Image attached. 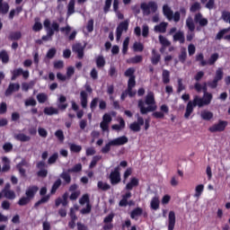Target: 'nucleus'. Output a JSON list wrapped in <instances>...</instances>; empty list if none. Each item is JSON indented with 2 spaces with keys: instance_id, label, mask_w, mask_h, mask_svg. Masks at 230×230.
<instances>
[{
  "instance_id": "21",
  "label": "nucleus",
  "mask_w": 230,
  "mask_h": 230,
  "mask_svg": "<svg viewBox=\"0 0 230 230\" xmlns=\"http://www.w3.org/2000/svg\"><path fill=\"white\" fill-rule=\"evenodd\" d=\"M37 191H39V187L37 186L29 187L25 192V195L26 197L31 199H33V197H35V193H37Z\"/></svg>"
},
{
  "instance_id": "29",
  "label": "nucleus",
  "mask_w": 230,
  "mask_h": 230,
  "mask_svg": "<svg viewBox=\"0 0 230 230\" xmlns=\"http://www.w3.org/2000/svg\"><path fill=\"white\" fill-rule=\"evenodd\" d=\"M204 192V184H199L195 188V199H200V195Z\"/></svg>"
},
{
  "instance_id": "64",
  "label": "nucleus",
  "mask_w": 230,
  "mask_h": 230,
  "mask_svg": "<svg viewBox=\"0 0 230 230\" xmlns=\"http://www.w3.org/2000/svg\"><path fill=\"white\" fill-rule=\"evenodd\" d=\"M133 49H134V51H143L144 47L141 43L135 42L133 45Z\"/></svg>"
},
{
  "instance_id": "27",
  "label": "nucleus",
  "mask_w": 230,
  "mask_h": 230,
  "mask_svg": "<svg viewBox=\"0 0 230 230\" xmlns=\"http://www.w3.org/2000/svg\"><path fill=\"white\" fill-rule=\"evenodd\" d=\"M173 40H178V42H180L181 44H184V32L182 31H178L173 35Z\"/></svg>"
},
{
  "instance_id": "60",
  "label": "nucleus",
  "mask_w": 230,
  "mask_h": 230,
  "mask_svg": "<svg viewBox=\"0 0 230 230\" xmlns=\"http://www.w3.org/2000/svg\"><path fill=\"white\" fill-rule=\"evenodd\" d=\"M60 184H62V181L58 180L55 181V183L52 186L51 193H55L58 188H60Z\"/></svg>"
},
{
  "instance_id": "31",
  "label": "nucleus",
  "mask_w": 230,
  "mask_h": 230,
  "mask_svg": "<svg viewBox=\"0 0 230 230\" xmlns=\"http://www.w3.org/2000/svg\"><path fill=\"white\" fill-rule=\"evenodd\" d=\"M81 105L83 109L87 108V93L85 91L81 92Z\"/></svg>"
},
{
  "instance_id": "52",
  "label": "nucleus",
  "mask_w": 230,
  "mask_h": 230,
  "mask_svg": "<svg viewBox=\"0 0 230 230\" xmlns=\"http://www.w3.org/2000/svg\"><path fill=\"white\" fill-rule=\"evenodd\" d=\"M100 159H102L101 155H95L93 157L92 162L89 165V168H94V166H96V164L98 163V161H100Z\"/></svg>"
},
{
  "instance_id": "56",
  "label": "nucleus",
  "mask_w": 230,
  "mask_h": 230,
  "mask_svg": "<svg viewBox=\"0 0 230 230\" xmlns=\"http://www.w3.org/2000/svg\"><path fill=\"white\" fill-rule=\"evenodd\" d=\"M70 150L71 152H81L82 151V146H78L76 144H70Z\"/></svg>"
},
{
  "instance_id": "42",
  "label": "nucleus",
  "mask_w": 230,
  "mask_h": 230,
  "mask_svg": "<svg viewBox=\"0 0 230 230\" xmlns=\"http://www.w3.org/2000/svg\"><path fill=\"white\" fill-rule=\"evenodd\" d=\"M22 166H28V163L25 160H22L18 165L17 168L21 173V175H25L26 171L22 169Z\"/></svg>"
},
{
  "instance_id": "37",
  "label": "nucleus",
  "mask_w": 230,
  "mask_h": 230,
  "mask_svg": "<svg viewBox=\"0 0 230 230\" xmlns=\"http://www.w3.org/2000/svg\"><path fill=\"white\" fill-rule=\"evenodd\" d=\"M111 146H114V144L112 143V140H110V141L102 148V154H109V152H111Z\"/></svg>"
},
{
  "instance_id": "18",
  "label": "nucleus",
  "mask_w": 230,
  "mask_h": 230,
  "mask_svg": "<svg viewBox=\"0 0 230 230\" xmlns=\"http://www.w3.org/2000/svg\"><path fill=\"white\" fill-rule=\"evenodd\" d=\"M75 211H78V207H74L73 208L70 209V217L72 220L68 223L69 227L74 229L75 226V221H76V215L75 214Z\"/></svg>"
},
{
  "instance_id": "59",
  "label": "nucleus",
  "mask_w": 230,
  "mask_h": 230,
  "mask_svg": "<svg viewBox=\"0 0 230 230\" xmlns=\"http://www.w3.org/2000/svg\"><path fill=\"white\" fill-rule=\"evenodd\" d=\"M129 128H131V130H133V132H139V130H141V126L137 122H133L130 125Z\"/></svg>"
},
{
  "instance_id": "2",
  "label": "nucleus",
  "mask_w": 230,
  "mask_h": 230,
  "mask_svg": "<svg viewBox=\"0 0 230 230\" xmlns=\"http://www.w3.org/2000/svg\"><path fill=\"white\" fill-rule=\"evenodd\" d=\"M43 26L47 31V35L42 36V40L48 41L53 40V35H55V31H58L60 25L58 24L57 22H51L49 19H46L43 22Z\"/></svg>"
},
{
  "instance_id": "35",
  "label": "nucleus",
  "mask_w": 230,
  "mask_h": 230,
  "mask_svg": "<svg viewBox=\"0 0 230 230\" xmlns=\"http://www.w3.org/2000/svg\"><path fill=\"white\" fill-rule=\"evenodd\" d=\"M162 79L164 84H170V71L163 70Z\"/></svg>"
},
{
  "instance_id": "48",
  "label": "nucleus",
  "mask_w": 230,
  "mask_h": 230,
  "mask_svg": "<svg viewBox=\"0 0 230 230\" xmlns=\"http://www.w3.org/2000/svg\"><path fill=\"white\" fill-rule=\"evenodd\" d=\"M97 186L99 190H102L103 191H107V190L111 189V186L103 181H98Z\"/></svg>"
},
{
  "instance_id": "34",
  "label": "nucleus",
  "mask_w": 230,
  "mask_h": 230,
  "mask_svg": "<svg viewBox=\"0 0 230 230\" xmlns=\"http://www.w3.org/2000/svg\"><path fill=\"white\" fill-rule=\"evenodd\" d=\"M2 161L4 163L2 171L8 172V170H10V160L6 156H4L2 158Z\"/></svg>"
},
{
  "instance_id": "1",
  "label": "nucleus",
  "mask_w": 230,
  "mask_h": 230,
  "mask_svg": "<svg viewBox=\"0 0 230 230\" xmlns=\"http://www.w3.org/2000/svg\"><path fill=\"white\" fill-rule=\"evenodd\" d=\"M138 107L140 109L141 114H147V112H154L157 106L155 105V99L154 97V93L149 92L146 96V102L143 101L138 102Z\"/></svg>"
},
{
  "instance_id": "53",
  "label": "nucleus",
  "mask_w": 230,
  "mask_h": 230,
  "mask_svg": "<svg viewBox=\"0 0 230 230\" xmlns=\"http://www.w3.org/2000/svg\"><path fill=\"white\" fill-rule=\"evenodd\" d=\"M217 60H218V54L217 53L212 54L210 58L208 61V64H209V66H213V64H215Z\"/></svg>"
},
{
  "instance_id": "44",
  "label": "nucleus",
  "mask_w": 230,
  "mask_h": 230,
  "mask_svg": "<svg viewBox=\"0 0 230 230\" xmlns=\"http://www.w3.org/2000/svg\"><path fill=\"white\" fill-rule=\"evenodd\" d=\"M159 41H160V44H162V46L164 48H168V46H170V44H171L170 40H168V39H166L163 35L159 36Z\"/></svg>"
},
{
  "instance_id": "49",
  "label": "nucleus",
  "mask_w": 230,
  "mask_h": 230,
  "mask_svg": "<svg viewBox=\"0 0 230 230\" xmlns=\"http://www.w3.org/2000/svg\"><path fill=\"white\" fill-rule=\"evenodd\" d=\"M0 58L2 59V62L4 64H7L8 60H10V58L8 57V53L4 50L0 52Z\"/></svg>"
},
{
  "instance_id": "23",
  "label": "nucleus",
  "mask_w": 230,
  "mask_h": 230,
  "mask_svg": "<svg viewBox=\"0 0 230 230\" xmlns=\"http://www.w3.org/2000/svg\"><path fill=\"white\" fill-rule=\"evenodd\" d=\"M173 227H175V212L170 211L168 229L173 230Z\"/></svg>"
},
{
  "instance_id": "47",
  "label": "nucleus",
  "mask_w": 230,
  "mask_h": 230,
  "mask_svg": "<svg viewBox=\"0 0 230 230\" xmlns=\"http://www.w3.org/2000/svg\"><path fill=\"white\" fill-rule=\"evenodd\" d=\"M143 60V57L141 56H136L134 58H131L128 60V64H139Z\"/></svg>"
},
{
  "instance_id": "30",
  "label": "nucleus",
  "mask_w": 230,
  "mask_h": 230,
  "mask_svg": "<svg viewBox=\"0 0 230 230\" xmlns=\"http://www.w3.org/2000/svg\"><path fill=\"white\" fill-rule=\"evenodd\" d=\"M152 53L153 56L151 58V62L154 66H157V64H159V61L161 60V55L155 53V49H153Z\"/></svg>"
},
{
  "instance_id": "39",
  "label": "nucleus",
  "mask_w": 230,
  "mask_h": 230,
  "mask_svg": "<svg viewBox=\"0 0 230 230\" xmlns=\"http://www.w3.org/2000/svg\"><path fill=\"white\" fill-rule=\"evenodd\" d=\"M75 13V0H70L67 6V15H73Z\"/></svg>"
},
{
  "instance_id": "54",
  "label": "nucleus",
  "mask_w": 230,
  "mask_h": 230,
  "mask_svg": "<svg viewBox=\"0 0 230 230\" xmlns=\"http://www.w3.org/2000/svg\"><path fill=\"white\" fill-rule=\"evenodd\" d=\"M57 159H58V153H55L49 156L48 161L49 164H55V163H57Z\"/></svg>"
},
{
  "instance_id": "24",
  "label": "nucleus",
  "mask_w": 230,
  "mask_h": 230,
  "mask_svg": "<svg viewBox=\"0 0 230 230\" xmlns=\"http://www.w3.org/2000/svg\"><path fill=\"white\" fill-rule=\"evenodd\" d=\"M4 0H0V13L5 14L8 13V10H10V5L6 2H3Z\"/></svg>"
},
{
  "instance_id": "22",
  "label": "nucleus",
  "mask_w": 230,
  "mask_h": 230,
  "mask_svg": "<svg viewBox=\"0 0 230 230\" xmlns=\"http://www.w3.org/2000/svg\"><path fill=\"white\" fill-rule=\"evenodd\" d=\"M194 20L199 26H207L208 24V19L202 17L200 13L196 14Z\"/></svg>"
},
{
  "instance_id": "50",
  "label": "nucleus",
  "mask_w": 230,
  "mask_h": 230,
  "mask_svg": "<svg viewBox=\"0 0 230 230\" xmlns=\"http://www.w3.org/2000/svg\"><path fill=\"white\" fill-rule=\"evenodd\" d=\"M60 177L65 181V182H66V184H69V182H71V175H69V172H62Z\"/></svg>"
},
{
  "instance_id": "10",
  "label": "nucleus",
  "mask_w": 230,
  "mask_h": 230,
  "mask_svg": "<svg viewBox=\"0 0 230 230\" xmlns=\"http://www.w3.org/2000/svg\"><path fill=\"white\" fill-rule=\"evenodd\" d=\"M111 121H112V117L106 113L102 117V121L100 124V128L102 132H109V125H111Z\"/></svg>"
},
{
  "instance_id": "13",
  "label": "nucleus",
  "mask_w": 230,
  "mask_h": 230,
  "mask_svg": "<svg viewBox=\"0 0 230 230\" xmlns=\"http://www.w3.org/2000/svg\"><path fill=\"white\" fill-rule=\"evenodd\" d=\"M222 78H224V70L222 68H218L216 71V75L213 82L209 83L210 87H212V89H215V87H217L218 82H220Z\"/></svg>"
},
{
  "instance_id": "8",
  "label": "nucleus",
  "mask_w": 230,
  "mask_h": 230,
  "mask_svg": "<svg viewBox=\"0 0 230 230\" xmlns=\"http://www.w3.org/2000/svg\"><path fill=\"white\" fill-rule=\"evenodd\" d=\"M141 8L146 15H149L157 11V4L155 2H150L149 4H142Z\"/></svg>"
},
{
  "instance_id": "33",
  "label": "nucleus",
  "mask_w": 230,
  "mask_h": 230,
  "mask_svg": "<svg viewBox=\"0 0 230 230\" xmlns=\"http://www.w3.org/2000/svg\"><path fill=\"white\" fill-rule=\"evenodd\" d=\"M44 113L48 116H53V114H58V110L53 107H49L44 109Z\"/></svg>"
},
{
  "instance_id": "36",
  "label": "nucleus",
  "mask_w": 230,
  "mask_h": 230,
  "mask_svg": "<svg viewBox=\"0 0 230 230\" xmlns=\"http://www.w3.org/2000/svg\"><path fill=\"white\" fill-rule=\"evenodd\" d=\"M15 139L26 143V141H30L31 137L26 136L25 134L20 133L15 136Z\"/></svg>"
},
{
  "instance_id": "17",
  "label": "nucleus",
  "mask_w": 230,
  "mask_h": 230,
  "mask_svg": "<svg viewBox=\"0 0 230 230\" xmlns=\"http://www.w3.org/2000/svg\"><path fill=\"white\" fill-rule=\"evenodd\" d=\"M139 186V179L136 177L130 178L129 181L126 184V190H130Z\"/></svg>"
},
{
  "instance_id": "63",
  "label": "nucleus",
  "mask_w": 230,
  "mask_h": 230,
  "mask_svg": "<svg viewBox=\"0 0 230 230\" xmlns=\"http://www.w3.org/2000/svg\"><path fill=\"white\" fill-rule=\"evenodd\" d=\"M222 19L225 21V22H229L230 24V13L229 12H223L222 13Z\"/></svg>"
},
{
  "instance_id": "11",
  "label": "nucleus",
  "mask_w": 230,
  "mask_h": 230,
  "mask_svg": "<svg viewBox=\"0 0 230 230\" xmlns=\"http://www.w3.org/2000/svg\"><path fill=\"white\" fill-rule=\"evenodd\" d=\"M128 30V22H122L117 27L116 31V40H119L121 39V35H123V31H127Z\"/></svg>"
},
{
  "instance_id": "28",
  "label": "nucleus",
  "mask_w": 230,
  "mask_h": 230,
  "mask_svg": "<svg viewBox=\"0 0 230 230\" xmlns=\"http://www.w3.org/2000/svg\"><path fill=\"white\" fill-rule=\"evenodd\" d=\"M167 26V22H161L159 25L155 26V31H158L159 33H164L166 31Z\"/></svg>"
},
{
  "instance_id": "46",
  "label": "nucleus",
  "mask_w": 230,
  "mask_h": 230,
  "mask_svg": "<svg viewBox=\"0 0 230 230\" xmlns=\"http://www.w3.org/2000/svg\"><path fill=\"white\" fill-rule=\"evenodd\" d=\"M96 66L97 67H103L105 66V58L103 56H99L96 58Z\"/></svg>"
},
{
  "instance_id": "26",
  "label": "nucleus",
  "mask_w": 230,
  "mask_h": 230,
  "mask_svg": "<svg viewBox=\"0 0 230 230\" xmlns=\"http://www.w3.org/2000/svg\"><path fill=\"white\" fill-rule=\"evenodd\" d=\"M159 204H160L159 197L155 196V197L151 199V203H150L151 209H154L155 211L157 210V209H159Z\"/></svg>"
},
{
  "instance_id": "61",
  "label": "nucleus",
  "mask_w": 230,
  "mask_h": 230,
  "mask_svg": "<svg viewBox=\"0 0 230 230\" xmlns=\"http://www.w3.org/2000/svg\"><path fill=\"white\" fill-rule=\"evenodd\" d=\"M38 133L40 137H48V130H46L44 128H39Z\"/></svg>"
},
{
  "instance_id": "5",
  "label": "nucleus",
  "mask_w": 230,
  "mask_h": 230,
  "mask_svg": "<svg viewBox=\"0 0 230 230\" xmlns=\"http://www.w3.org/2000/svg\"><path fill=\"white\" fill-rule=\"evenodd\" d=\"M228 123L226 120H219L217 123L212 125L208 128L209 132H224L226 130V127H227Z\"/></svg>"
},
{
  "instance_id": "19",
  "label": "nucleus",
  "mask_w": 230,
  "mask_h": 230,
  "mask_svg": "<svg viewBox=\"0 0 230 230\" xmlns=\"http://www.w3.org/2000/svg\"><path fill=\"white\" fill-rule=\"evenodd\" d=\"M200 118L201 119H204V121H210V119H213L214 114L208 110H203L200 112Z\"/></svg>"
},
{
  "instance_id": "15",
  "label": "nucleus",
  "mask_w": 230,
  "mask_h": 230,
  "mask_svg": "<svg viewBox=\"0 0 230 230\" xmlns=\"http://www.w3.org/2000/svg\"><path fill=\"white\" fill-rule=\"evenodd\" d=\"M111 143L113 144V146H123V145H127V143H128V137L125 136L119 137L111 139Z\"/></svg>"
},
{
  "instance_id": "12",
  "label": "nucleus",
  "mask_w": 230,
  "mask_h": 230,
  "mask_svg": "<svg viewBox=\"0 0 230 230\" xmlns=\"http://www.w3.org/2000/svg\"><path fill=\"white\" fill-rule=\"evenodd\" d=\"M0 193H2V197L4 195V197L9 200L15 199V192L10 190V183H6L4 189Z\"/></svg>"
},
{
  "instance_id": "4",
  "label": "nucleus",
  "mask_w": 230,
  "mask_h": 230,
  "mask_svg": "<svg viewBox=\"0 0 230 230\" xmlns=\"http://www.w3.org/2000/svg\"><path fill=\"white\" fill-rule=\"evenodd\" d=\"M163 12L169 21H172V19L173 20L174 22H179V21H181V13L179 12H176L173 14V12L170 7H168V5H164Z\"/></svg>"
},
{
  "instance_id": "55",
  "label": "nucleus",
  "mask_w": 230,
  "mask_h": 230,
  "mask_svg": "<svg viewBox=\"0 0 230 230\" xmlns=\"http://www.w3.org/2000/svg\"><path fill=\"white\" fill-rule=\"evenodd\" d=\"M35 105H37V101H35L33 98H30L25 101L26 107H35Z\"/></svg>"
},
{
  "instance_id": "16",
  "label": "nucleus",
  "mask_w": 230,
  "mask_h": 230,
  "mask_svg": "<svg viewBox=\"0 0 230 230\" xmlns=\"http://www.w3.org/2000/svg\"><path fill=\"white\" fill-rule=\"evenodd\" d=\"M84 48H85V46H83L80 43H76V44L73 45L72 49H73L74 53H77L78 58H84Z\"/></svg>"
},
{
  "instance_id": "14",
  "label": "nucleus",
  "mask_w": 230,
  "mask_h": 230,
  "mask_svg": "<svg viewBox=\"0 0 230 230\" xmlns=\"http://www.w3.org/2000/svg\"><path fill=\"white\" fill-rule=\"evenodd\" d=\"M134 87H136V77L131 76V77H129L128 82V96H130V98H132V96H136V91L132 90V89H134Z\"/></svg>"
},
{
  "instance_id": "32",
  "label": "nucleus",
  "mask_w": 230,
  "mask_h": 230,
  "mask_svg": "<svg viewBox=\"0 0 230 230\" xmlns=\"http://www.w3.org/2000/svg\"><path fill=\"white\" fill-rule=\"evenodd\" d=\"M186 26L190 30V31H195V23L193 22L192 17H188L186 20Z\"/></svg>"
},
{
  "instance_id": "20",
  "label": "nucleus",
  "mask_w": 230,
  "mask_h": 230,
  "mask_svg": "<svg viewBox=\"0 0 230 230\" xmlns=\"http://www.w3.org/2000/svg\"><path fill=\"white\" fill-rule=\"evenodd\" d=\"M19 89H21V85H19V84H10L9 87L5 91V96H10L12 93H16Z\"/></svg>"
},
{
  "instance_id": "9",
  "label": "nucleus",
  "mask_w": 230,
  "mask_h": 230,
  "mask_svg": "<svg viewBox=\"0 0 230 230\" xmlns=\"http://www.w3.org/2000/svg\"><path fill=\"white\" fill-rule=\"evenodd\" d=\"M196 107H199V103L195 102V98L187 103L184 118L189 119Z\"/></svg>"
},
{
  "instance_id": "3",
  "label": "nucleus",
  "mask_w": 230,
  "mask_h": 230,
  "mask_svg": "<svg viewBox=\"0 0 230 230\" xmlns=\"http://www.w3.org/2000/svg\"><path fill=\"white\" fill-rule=\"evenodd\" d=\"M213 100V94L205 92L203 98L199 97V95L194 96V102L198 103V107H204V105H209Z\"/></svg>"
},
{
  "instance_id": "43",
  "label": "nucleus",
  "mask_w": 230,
  "mask_h": 230,
  "mask_svg": "<svg viewBox=\"0 0 230 230\" xmlns=\"http://www.w3.org/2000/svg\"><path fill=\"white\" fill-rule=\"evenodd\" d=\"M68 173H78V172H82V164H77L73 168L67 170Z\"/></svg>"
},
{
  "instance_id": "6",
  "label": "nucleus",
  "mask_w": 230,
  "mask_h": 230,
  "mask_svg": "<svg viewBox=\"0 0 230 230\" xmlns=\"http://www.w3.org/2000/svg\"><path fill=\"white\" fill-rule=\"evenodd\" d=\"M79 204H81V206H84L86 204V208L81 209L82 215H87V214L91 213V204H89V195L88 194H84L82 196V198L79 199Z\"/></svg>"
},
{
  "instance_id": "51",
  "label": "nucleus",
  "mask_w": 230,
  "mask_h": 230,
  "mask_svg": "<svg viewBox=\"0 0 230 230\" xmlns=\"http://www.w3.org/2000/svg\"><path fill=\"white\" fill-rule=\"evenodd\" d=\"M12 80H15L17 76H21V75H22V68L14 69L13 71H12Z\"/></svg>"
},
{
  "instance_id": "7",
  "label": "nucleus",
  "mask_w": 230,
  "mask_h": 230,
  "mask_svg": "<svg viewBox=\"0 0 230 230\" xmlns=\"http://www.w3.org/2000/svg\"><path fill=\"white\" fill-rule=\"evenodd\" d=\"M119 166L115 167V169L110 174V181L111 184H119L121 182V174L119 173Z\"/></svg>"
},
{
  "instance_id": "25",
  "label": "nucleus",
  "mask_w": 230,
  "mask_h": 230,
  "mask_svg": "<svg viewBox=\"0 0 230 230\" xmlns=\"http://www.w3.org/2000/svg\"><path fill=\"white\" fill-rule=\"evenodd\" d=\"M141 215H143V208H137L134 210H132L130 217H131V218L137 220V217H141Z\"/></svg>"
},
{
  "instance_id": "40",
  "label": "nucleus",
  "mask_w": 230,
  "mask_h": 230,
  "mask_svg": "<svg viewBox=\"0 0 230 230\" xmlns=\"http://www.w3.org/2000/svg\"><path fill=\"white\" fill-rule=\"evenodd\" d=\"M33 31H40L42 30V23L39 18L35 19V23L32 27Z\"/></svg>"
},
{
  "instance_id": "45",
  "label": "nucleus",
  "mask_w": 230,
  "mask_h": 230,
  "mask_svg": "<svg viewBox=\"0 0 230 230\" xmlns=\"http://www.w3.org/2000/svg\"><path fill=\"white\" fill-rule=\"evenodd\" d=\"M37 100H38L39 103H46V102H48V94L39 93L37 95Z\"/></svg>"
},
{
  "instance_id": "41",
  "label": "nucleus",
  "mask_w": 230,
  "mask_h": 230,
  "mask_svg": "<svg viewBox=\"0 0 230 230\" xmlns=\"http://www.w3.org/2000/svg\"><path fill=\"white\" fill-rule=\"evenodd\" d=\"M112 130H121L125 128V120L123 119H119V124H115L111 127Z\"/></svg>"
},
{
  "instance_id": "38",
  "label": "nucleus",
  "mask_w": 230,
  "mask_h": 230,
  "mask_svg": "<svg viewBox=\"0 0 230 230\" xmlns=\"http://www.w3.org/2000/svg\"><path fill=\"white\" fill-rule=\"evenodd\" d=\"M111 146H114V144L112 143V140H110V141L102 148V154H109V152H111Z\"/></svg>"
},
{
  "instance_id": "58",
  "label": "nucleus",
  "mask_w": 230,
  "mask_h": 230,
  "mask_svg": "<svg viewBox=\"0 0 230 230\" xmlns=\"http://www.w3.org/2000/svg\"><path fill=\"white\" fill-rule=\"evenodd\" d=\"M132 175V168H128L123 175V183L125 184V182H127V179H128L129 176Z\"/></svg>"
},
{
  "instance_id": "62",
  "label": "nucleus",
  "mask_w": 230,
  "mask_h": 230,
  "mask_svg": "<svg viewBox=\"0 0 230 230\" xmlns=\"http://www.w3.org/2000/svg\"><path fill=\"white\" fill-rule=\"evenodd\" d=\"M30 200H31V199L28 196L23 197V198L20 199L18 204H19V206H26V204H28V202H30Z\"/></svg>"
},
{
  "instance_id": "57",
  "label": "nucleus",
  "mask_w": 230,
  "mask_h": 230,
  "mask_svg": "<svg viewBox=\"0 0 230 230\" xmlns=\"http://www.w3.org/2000/svg\"><path fill=\"white\" fill-rule=\"evenodd\" d=\"M229 31H230V29H229V28H228V29H224V30L220 31L217 34L216 39H217V40H220V39H222V37H224V35H225L226 33H229Z\"/></svg>"
}]
</instances>
